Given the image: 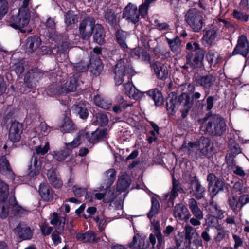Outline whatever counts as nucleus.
Returning <instances> with one entry per match:
<instances>
[{"mask_svg":"<svg viewBox=\"0 0 249 249\" xmlns=\"http://www.w3.org/2000/svg\"><path fill=\"white\" fill-rule=\"evenodd\" d=\"M41 168V162L37 160V156L34 153L28 166L27 174L31 177L36 176L39 174Z\"/></svg>","mask_w":249,"mask_h":249,"instance_id":"f3484780","label":"nucleus"},{"mask_svg":"<svg viewBox=\"0 0 249 249\" xmlns=\"http://www.w3.org/2000/svg\"><path fill=\"white\" fill-rule=\"evenodd\" d=\"M174 216L178 220H187L190 213L187 208L183 204H178L174 208Z\"/></svg>","mask_w":249,"mask_h":249,"instance_id":"aec40b11","label":"nucleus"},{"mask_svg":"<svg viewBox=\"0 0 249 249\" xmlns=\"http://www.w3.org/2000/svg\"><path fill=\"white\" fill-rule=\"evenodd\" d=\"M9 203L11 213L14 215L21 216L26 214V210L18 204L15 196L9 199Z\"/></svg>","mask_w":249,"mask_h":249,"instance_id":"a878e982","label":"nucleus"},{"mask_svg":"<svg viewBox=\"0 0 249 249\" xmlns=\"http://www.w3.org/2000/svg\"><path fill=\"white\" fill-rule=\"evenodd\" d=\"M19 236L23 240L30 239L33 236V232L30 228L24 224H19L16 228Z\"/></svg>","mask_w":249,"mask_h":249,"instance_id":"4be33fe9","label":"nucleus"},{"mask_svg":"<svg viewBox=\"0 0 249 249\" xmlns=\"http://www.w3.org/2000/svg\"><path fill=\"white\" fill-rule=\"evenodd\" d=\"M192 187L194 188V196L197 199H200L204 197L205 189L202 186L197 180L192 182Z\"/></svg>","mask_w":249,"mask_h":249,"instance_id":"58836bf2","label":"nucleus"},{"mask_svg":"<svg viewBox=\"0 0 249 249\" xmlns=\"http://www.w3.org/2000/svg\"><path fill=\"white\" fill-rule=\"evenodd\" d=\"M151 67L159 79L165 80L168 77V71L164 64L156 61L151 64Z\"/></svg>","mask_w":249,"mask_h":249,"instance_id":"6ab92c4d","label":"nucleus"},{"mask_svg":"<svg viewBox=\"0 0 249 249\" xmlns=\"http://www.w3.org/2000/svg\"><path fill=\"white\" fill-rule=\"evenodd\" d=\"M39 192L42 199L45 201H51L53 199V194L50 187L45 184H41Z\"/></svg>","mask_w":249,"mask_h":249,"instance_id":"72a5a7b5","label":"nucleus"},{"mask_svg":"<svg viewBox=\"0 0 249 249\" xmlns=\"http://www.w3.org/2000/svg\"><path fill=\"white\" fill-rule=\"evenodd\" d=\"M84 137V132L82 131L71 142L66 143L65 147V148L68 151H70V153L71 154L72 149L77 147L83 141Z\"/></svg>","mask_w":249,"mask_h":249,"instance_id":"a19ab883","label":"nucleus"},{"mask_svg":"<svg viewBox=\"0 0 249 249\" xmlns=\"http://www.w3.org/2000/svg\"><path fill=\"white\" fill-rule=\"evenodd\" d=\"M72 109L75 113H78L82 119L86 118L88 115L87 109L85 107L75 105L72 107Z\"/></svg>","mask_w":249,"mask_h":249,"instance_id":"13d9d810","label":"nucleus"},{"mask_svg":"<svg viewBox=\"0 0 249 249\" xmlns=\"http://www.w3.org/2000/svg\"><path fill=\"white\" fill-rule=\"evenodd\" d=\"M41 40L36 36H31L27 38L23 47L25 53L30 54L35 52L40 46Z\"/></svg>","mask_w":249,"mask_h":249,"instance_id":"f8f14e48","label":"nucleus"},{"mask_svg":"<svg viewBox=\"0 0 249 249\" xmlns=\"http://www.w3.org/2000/svg\"><path fill=\"white\" fill-rule=\"evenodd\" d=\"M70 154V151H68L65 147L63 150L54 152L53 157L56 160L62 161L65 160Z\"/></svg>","mask_w":249,"mask_h":249,"instance_id":"3c124183","label":"nucleus"},{"mask_svg":"<svg viewBox=\"0 0 249 249\" xmlns=\"http://www.w3.org/2000/svg\"><path fill=\"white\" fill-rule=\"evenodd\" d=\"M95 25V20L91 17L86 18L80 23L79 34L83 40H88L91 37Z\"/></svg>","mask_w":249,"mask_h":249,"instance_id":"0eeeda50","label":"nucleus"},{"mask_svg":"<svg viewBox=\"0 0 249 249\" xmlns=\"http://www.w3.org/2000/svg\"><path fill=\"white\" fill-rule=\"evenodd\" d=\"M22 131V124L16 121H13L9 129V139L13 142L19 141Z\"/></svg>","mask_w":249,"mask_h":249,"instance_id":"4468645a","label":"nucleus"},{"mask_svg":"<svg viewBox=\"0 0 249 249\" xmlns=\"http://www.w3.org/2000/svg\"><path fill=\"white\" fill-rule=\"evenodd\" d=\"M94 100L95 104L101 108L108 109L111 107V102L109 101L102 98L99 95L95 96Z\"/></svg>","mask_w":249,"mask_h":249,"instance_id":"de8ad7c7","label":"nucleus"},{"mask_svg":"<svg viewBox=\"0 0 249 249\" xmlns=\"http://www.w3.org/2000/svg\"><path fill=\"white\" fill-rule=\"evenodd\" d=\"M247 185L246 184L240 182H236L233 186L232 190V194L235 193H238L239 194L245 193L246 192Z\"/></svg>","mask_w":249,"mask_h":249,"instance_id":"bf43d9fd","label":"nucleus"},{"mask_svg":"<svg viewBox=\"0 0 249 249\" xmlns=\"http://www.w3.org/2000/svg\"><path fill=\"white\" fill-rule=\"evenodd\" d=\"M39 74L37 71L33 70L29 71L25 75L24 80L26 85L30 88H33L36 85L38 80Z\"/></svg>","mask_w":249,"mask_h":249,"instance_id":"cd10ccee","label":"nucleus"},{"mask_svg":"<svg viewBox=\"0 0 249 249\" xmlns=\"http://www.w3.org/2000/svg\"><path fill=\"white\" fill-rule=\"evenodd\" d=\"M104 17L106 20L110 24L112 25L116 22V15L114 11L111 9H107L105 14Z\"/></svg>","mask_w":249,"mask_h":249,"instance_id":"4d7b16f0","label":"nucleus"},{"mask_svg":"<svg viewBox=\"0 0 249 249\" xmlns=\"http://www.w3.org/2000/svg\"><path fill=\"white\" fill-rule=\"evenodd\" d=\"M185 238L188 240L189 244L191 243L192 240L199 237V234L196 230L189 225H185L184 227Z\"/></svg>","mask_w":249,"mask_h":249,"instance_id":"ea45409f","label":"nucleus"},{"mask_svg":"<svg viewBox=\"0 0 249 249\" xmlns=\"http://www.w3.org/2000/svg\"><path fill=\"white\" fill-rule=\"evenodd\" d=\"M11 65L12 70L15 71L18 75H20L24 71V68L21 60L13 61Z\"/></svg>","mask_w":249,"mask_h":249,"instance_id":"8fccbe9b","label":"nucleus"},{"mask_svg":"<svg viewBox=\"0 0 249 249\" xmlns=\"http://www.w3.org/2000/svg\"><path fill=\"white\" fill-rule=\"evenodd\" d=\"M9 186L4 181L0 180V201L4 202L8 197Z\"/></svg>","mask_w":249,"mask_h":249,"instance_id":"09e8293b","label":"nucleus"},{"mask_svg":"<svg viewBox=\"0 0 249 249\" xmlns=\"http://www.w3.org/2000/svg\"><path fill=\"white\" fill-rule=\"evenodd\" d=\"M73 192L74 195L77 197H81L86 192V188L80 186L78 185H75L73 187Z\"/></svg>","mask_w":249,"mask_h":249,"instance_id":"774afa93","label":"nucleus"},{"mask_svg":"<svg viewBox=\"0 0 249 249\" xmlns=\"http://www.w3.org/2000/svg\"><path fill=\"white\" fill-rule=\"evenodd\" d=\"M210 206L212 207V208L213 211V213H214L217 217L219 219H222L224 217L223 212L220 209V207L214 202H212L210 203Z\"/></svg>","mask_w":249,"mask_h":249,"instance_id":"e2e57ef3","label":"nucleus"},{"mask_svg":"<svg viewBox=\"0 0 249 249\" xmlns=\"http://www.w3.org/2000/svg\"><path fill=\"white\" fill-rule=\"evenodd\" d=\"M84 136L91 143H96L106 139L107 137V129H96L91 133H85Z\"/></svg>","mask_w":249,"mask_h":249,"instance_id":"2eb2a0df","label":"nucleus"},{"mask_svg":"<svg viewBox=\"0 0 249 249\" xmlns=\"http://www.w3.org/2000/svg\"><path fill=\"white\" fill-rule=\"evenodd\" d=\"M123 18L128 22L136 24L140 19V14L137 6L129 3L123 10Z\"/></svg>","mask_w":249,"mask_h":249,"instance_id":"6e6552de","label":"nucleus"},{"mask_svg":"<svg viewBox=\"0 0 249 249\" xmlns=\"http://www.w3.org/2000/svg\"><path fill=\"white\" fill-rule=\"evenodd\" d=\"M145 241V236L136 234L133 236L132 241L128 244V246L130 248L144 249L147 246Z\"/></svg>","mask_w":249,"mask_h":249,"instance_id":"393cba45","label":"nucleus"},{"mask_svg":"<svg viewBox=\"0 0 249 249\" xmlns=\"http://www.w3.org/2000/svg\"><path fill=\"white\" fill-rule=\"evenodd\" d=\"M147 94L154 101L157 106H160L162 104L163 97L161 93L157 89H153L147 92Z\"/></svg>","mask_w":249,"mask_h":249,"instance_id":"c03bdc74","label":"nucleus"},{"mask_svg":"<svg viewBox=\"0 0 249 249\" xmlns=\"http://www.w3.org/2000/svg\"><path fill=\"white\" fill-rule=\"evenodd\" d=\"M188 146L190 154L199 151L204 155H208L212 151L213 143L209 139L202 137L197 142L189 143Z\"/></svg>","mask_w":249,"mask_h":249,"instance_id":"39448f33","label":"nucleus"},{"mask_svg":"<svg viewBox=\"0 0 249 249\" xmlns=\"http://www.w3.org/2000/svg\"><path fill=\"white\" fill-rule=\"evenodd\" d=\"M112 71L114 74V79L117 85L123 83L124 80V77L127 75H132L134 74V70L131 66L125 64L124 61L122 59H120L116 62L113 67Z\"/></svg>","mask_w":249,"mask_h":249,"instance_id":"20e7f679","label":"nucleus"},{"mask_svg":"<svg viewBox=\"0 0 249 249\" xmlns=\"http://www.w3.org/2000/svg\"><path fill=\"white\" fill-rule=\"evenodd\" d=\"M248 12L241 10H234L232 13L233 17L240 21L246 22L249 20V16L247 13Z\"/></svg>","mask_w":249,"mask_h":249,"instance_id":"49530a36","label":"nucleus"},{"mask_svg":"<svg viewBox=\"0 0 249 249\" xmlns=\"http://www.w3.org/2000/svg\"><path fill=\"white\" fill-rule=\"evenodd\" d=\"M186 49L190 51L186 56V63L192 68H201L205 54V51L196 41L187 42Z\"/></svg>","mask_w":249,"mask_h":249,"instance_id":"f257e3e1","label":"nucleus"},{"mask_svg":"<svg viewBox=\"0 0 249 249\" xmlns=\"http://www.w3.org/2000/svg\"><path fill=\"white\" fill-rule=\"evenodd\" d=\"M124 92L130 98L138 99L141 95V93L131 83H127L124 85Z\"/></svg>","mask_w":249,"mask_h":249,"instance_id":"e433bc0d","label":"nucleus"},{"mask_svg":"<svg viewBox=\"0 0 249 249\" xmlns=\"http://www.w3.org/2000/svg\"><path fill=\"white\" fill-rule=\"evenodd\" d=\"M179 106L178 97L172 95L169 96L166 103L167 110L171 115H173L178 110Z\"/></svg>","mask_w":249,"mask_h":249,"instance_id":"2f4dec72","label":"nucleus"},{"mask_svg":"<svg viewBox=\"0 0 249 249\" xmlns=\"http://www.w3.org/2000/svg\"><path fill=\"white\" fill-rule=\"evenodd\" d=\"M229 148L233 154H238L241 152V150L238 144L231 140L229 143Z\"/></svg>","mask_w":249,"mask_h":249,"instance_id":"69168bd1","label":"nucleus"},{"mask_svg":"<svg viewBox=\"0 0 249 249\" xmlns=\"http://www.w3.org/2000/svg\"><path fill=\"white\" fill-rule=\"evenodd\" d=\"M217 231L216 235L214 237L215 242H220L225 237L226 231L223 228H216Z\"/></svg>","mask_w":249,"mask_h":249,"instance_id":"0e129e2a","label":"nucleus"},{"mask_svg":"<svg viewBox=\"0 0 249 249\" xmlns=\"http://www.w3.org/2000/svg\"><path fill=\"white\" fill-rule=\"evenodd\" d=\"M228 204L229 207L234 211L236 212L240 205L238 197L232 194L228 199Z\"/></svg>","mask_w":249,"mask_h":249,"instance_id":"5fc2aeb1","label":"nucleus"},{"mask_svg":"<svg viewBox=\"0 0 249 249\" xmlns=\"http://www.w3.org/2000/svg\"><path fill=\"white\" fill-rule=\"evenodd\" d=\"M166 40L173 53H178L180 52L181 41L179 37L177 36L172 39L166 37Z\"/></svg>","mask_w":249,"mask_h":249,"instance_id":"37998d69","label":"nucleus"},{"mask_svg":"<svg viewBox=\"0 0 249 249\" xmlns=\"http://www.w3.org/2000/svg\"><path fill=\"white\" fill-rule=\"evenodd\" d=\"M93 39L95 42L100 45L105 43V32L101 24H95L93 29Z\"/></svg>","mask_w":249,"mask_h":249,"instance_id":"b1692460","label":"nucleus"},{"mask_svg":"<svg viewBox=\"0 0 249 249\" xmlns=\"http://www.w3.org/2000/svg\"><path fill=\"white\" fill-rule=\"evenodd\" d=\"M208 187L209 191L215 196L220 191L223 189L224 183L221 179L217 178L213 173H210L207 176Z\"/></svg>","mask_w":249,"mask_h":249,"instance_id":"1a4fd4ad","label":"nucleus"},{"mask_svg":"<svg viewBox=\"0 0 249 249\" xmlns=\"http://www.w3.org/2000/svg\"><path fill=\"white\" fill-rule=\"evenodd\" d=\"M9 209H10V204L8 205L7 203H0V217L1 218H5L8 216Z\"/></svg>","mask_w":249,"mask_h":249,"instance_id":"052dcab7","label":"nucleus"},{"mask_svg":"<svg viewBox=\"0 0 249 249\" xmlns=\"http://www.w3.org/2000/svg\"><path fill=\"white\" fill-rule=\"evenodd\" d=\"M0 171L10 178L13 179L15 178L14 174L5 156L1 157L0 158Z\"/></svg>","mask_w":249,"mask_h":249,"instance_id":"412c9836","label":"nucleus"},{"mask_svg":"<svg viewBox=\"0 0 249 249\" xmlns=\"http://www.w3.org/2000/svg\"><path fill=\"white\" fill-rule=\"evenodd\" d=\"M79 75L74 74L70 77L67 82L63 84L65 93L74 92L77 89H80V83L82 81L79 79Z\"/></svg>","mask_w":249,"mask_h":249,"instance_id":"dca6fc26","label":"nucleus"},{"mask_svg":"<svg viewBox=\"0 0 249 249\" xmlns=\"http://www.w3.org/2000/svg\"><path fill=\"white\" fill-rule=\"evenodd\" d=\"M216 80L215 76L212 74H208L205 76L198 75L195 77V81L196 84L204 89H209L214 83Z\"/></svg>","mask_w":249,"mask_h":249,"instance_id":"a211bd4d","label":"nucleus"},{"mask_svg":"<svg viewBox=\"0 0 249 249\" xmlns=\"http://www.w3.org/2000/svg\"><path fill=\"white\" fill-rule=\"evenodd\" d=\"M30 18V13L28 8L22 6L19 9L17 15H8L7 17L9 25L15 29L19 30L22 33L26 32L24 28L29 24Z\"/></svg>","mask_w":249,"mask_h":249,"instance_id":"f03ea898","label":"nucleus"},{"mask_svg":"<svg viewBox=\"0 0 249 249\" xmlns=\"http://www.w3.org/2000/svg\"><path fill=\"white\" fill-rule=\"evenodd\" d=\"M89 67L91 72L95 75H99L103 70L101 61L98 58H96L94 62L91 61Z\"/></svg>","mask_w":249,"mask_h":249,"instance_id":"a18cd8bd","label":"nucleus"},{"mask_svg":"<svg viewBox=\"0 0 249 249\" xmlns=\"http://www.w3.org/2000/svg\"><path fill=\"white\" fill-rule=\"evenodd\" d=\"M61 131L65 133H69L74 129V125L69 117L64 118L60 124Z\"/></svg>","mask_w":249,"mask_h":249,"instance_id":"79ce46f5","label":"nucleus"},{"mask_svg":"<svg viewBox=\"0 0 249 249\" xmlns=\"http://www.w3.org/2000/svg\"><path fill=\"white\" fill-rule=\"evenodd\" d=\"M78 21V17L73 12L69 11L65 15V22L67 25L75 24Z\"/></svg>","mask_w":249,"mask_h":249,"instance_id":"6e6d98bb","label":"nucleus"},{"mask_svg":"<svg viewBox=\"0 0 249 249\" xmlns=\"http://www.w3.org/2000/svg\"><path fill=\"white\" fill-rule=\"evenodd\" d=\"M179 105L181 106L180 111L181 117L185 118L192 107L193 104V99H191L189 95L186 93H182L178 97Z\"/></svg>","mask_w":249,"mask_h":249,"instance_id":"9b49d317","label":"nucleus"},{"mask_svg":"<svg viewBox=\"0 0 249 249\" xmlns=\"http://www.w3.org/2000/svg\"><path fill=\"white\" fill-rule=\"evenodd\" d=\"M185 17V21L195 32H199L202 29L203 18L201 14L196 9L189 10Z\"/></svg>","mask_w":249,"mask_h":249,"instance_id":"423d86ee","label":"nucleus"},{"mask_svg":"<svg viewBox=\"0 0 249 249\" xmlns=\"http://www.w3.org/2000/svg\"><path fill=\"white\" fill-rule=\"evenodd\" d=\"M65 217L59 216L57 213H53L50 220V224L55 226L60 231H62L65 224Z\"/></svg>","mask_w":249,"mask_h":249,"instance_id":"473e14b6","label":"nucleus"},{"mask_svg":"<svg viewBox=\"0 0 249 249\" xmlns=\"http://www.w3.org/2000/svg\"><path fill=\"white\" fill-rule=\"evenodd\" d=\"M217 29L213 27L206 31L202 38V43L205 46L211 45L217 36Z\"/></svg>","mask_w":249,"mask_h":249,"instance_id":"5701e85b","label":"nucleus"},{"mask_svg":"<svg viewBox=\"0 0 249 249\" xmlns=\"http://www.w3.org/2000/svg\"><path fill=\"white\" fill-rule=\"evenodd\" d=\"M75 237L78 241L84 243H97L100 240V238L93 231H89L84 233H76Z\"/></svg>","mask_w":249,"mask_h":249,"instance_id":"ddd939ff","label":"nucleus"},{"mask_svg":"<svg viewBox=\"0 0 249 249\" xmlns=\"http://www.w3.org/2000/svg\"><path fill=\"white\" fill-rule=\"evenodd\" d=\"M47 176L50 183L55 188H60L63 183L59 175L53 169L49 170L47 172Z\"/></svg>","mask_w":249,"mask_h":249,"instance_id":"7c9ffc66","label":"nucleus"},{"mask_svg":"<svg viewBox=\"0 0 249 249\" xmlns=\"http://www.w3.org/2000/svg\"><path fill=\"white\" fill-rule=\"evenodd\" d=\"M160 208L159 201L155 197L151 198V208L150 212L148 213V217H151L157 213Z\"/></svg>","mask_w":249,"mask_h":249,"instance_id":"864d4df0","label":"nucleus"},{"mask_svg":"<svg viewBox=\"0 0 249 249\" xmlns=\"http://www.w3.org/2000/svg\"><path fill=\"white\" fill-rule=\"evenodd\" d=\"M131 179L128 175L125 174L119 177L117 186V190L120 192L125 191L129 187Z\"/></svg>","mask_w":249,"mask_h":249,"instance_id":"c85d7f7f","label":"nucleus"},{"mask_svg":"<svg viewBox=\"0 0 249 249\" xmlns=\"http://www.w3.org/2000/svg\"><path fill=\"white\" fill-rule=\"evenodd\" d=\"M116 178V172L114 169H109L104 174V181L106 188H109L114 182Z\"/></svg>","mask_w":249,"mask_h":249,"instance_id":"f704fd0d","label":"nucleus"},{"mask_svg":"<svg viewBox=\"0 0 249 249\" xmlns=\"http://www.w3.org/2000/svg\"><path fill=\"white\" fill-rule=\"evenodd\" d=\"M8 3L6 0H0V19L7 13Z\"/></svg>","mask_w":249,"mask_h":249,"instance_id":"338daca9","label":"nucleus"},{"mask_svg":"<svg viewBox=\"0 0 249 249\" xmlns=\"http://www.w3.org/2000/svg\"><path fill=\"white\" fill-rule=\"evenodd\" d=\"M131 55L136 59H141L143 61L149 62L150 60V55L149 54L139 48L132 50L131 51Z\"/></svg>","mask_w":249,"mask_h":249,"instance_id":"4c0bfd02","label":"nucleus"},{"mask_svg":"<svg viewBox=\"0 0 249 249\" xmlns=\"http://www.w3.org/2000/svg\"><path fill=\"white\" fill-rule=\"evenodd\" d=\"M47 92L50 95H55L64 93L63 84L60 80L57 81L48 87Z\"/></svg>","mask_w":249,"mask_h":249,"instance_id":"c756f323","label":"nucleus"},{"mask_svg":"<svg viewBox=\"0 0 249 249\" xmlns=\"http://www.w3.org/2000/svg\"><path fill=\"white\" fill-rule=\"evenodd\" d=\"M249 52V44L247 36L242 35L239 36L237 44L232 52V55L241 54L246 57Z\"/></svg>","mask_w":249,"mask_h":249,"instance_id":"9d476101","label":"nucleus"},{"mask_svg":"<svg viewBox=\"0 0 249 249\" xmlns=\"http://www.w3.org/2000/svg\"><path fill=\"white\" fill-rule=\"evenodd\" d=\"M188 206L194 216L198 219H202L203 213L199 208L197 201L194 198H190L188 200Z\"/></svg>","mask_w":249,"mask_h":249,"instance_id":"bb28decb","label":"nucleus"},{"mask_svg":"<svg viewBox=\"0 0 249 249\" xmlns=\"http://www.w3.org/2000/svg\"><path fill=\"white\" fill-rule=\"evenodd\" d=\"M219 55L213 51H209L206 56V60L211 65L215 64L217 62V59Z\"/></svg>","mask_w":249,"mask_h":249,"instance_id":"680f3d73","label":"nucleus"},{"mask_svg":"<svg viewBox=\"0 0 249 249\" xmlns=\"http://www.w3.org/2000/svg\"><path fill=\"white\" fill-rule=\"evenodd\" d=\"M129 34L125 31L118 30L116 34V39L120 47L124 50L128 49L126 40Z\"/></svg>","mask_w":249,"mask_h":249,"instance_id":"c9c22d12","label":"nucleus"},{"mask_svg":"<svg viewBox=\"0 0 249 249\" xmlns=\"http://www.w3.org/2000/svg\"><path fill=\"white\" fill-rule=\"evenodd\" d=\"M203 126L207 132L219 136L221 135L226 130V124L224 120L216 115H212L207 118Z\"/></svg>","mask_w":249,"mask_h":249,"instance_id":"7ed1b4c3","label":"nucleus"},{"mask_svg":"<svg viewBox=\"0 0 249 249\" xmlns=\"http://www.w3.org/2000/svg\"><path fill=\"white\" fill-rule=\"evenodd\" d=\"M71 65L73 67V70L77 72H82L87 70L89 65L87 63L81 61L77 63H72Z\"/></svg>","mask_w":249,"mask_h":249,"instance_id":"603ef678","label":"nucleus"}]
</instances>
